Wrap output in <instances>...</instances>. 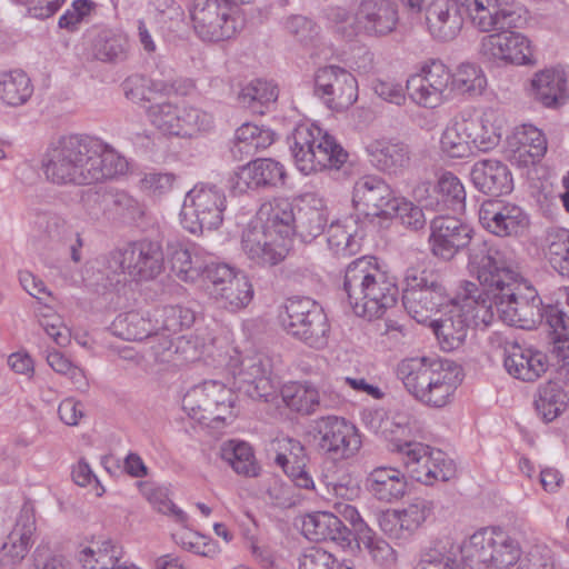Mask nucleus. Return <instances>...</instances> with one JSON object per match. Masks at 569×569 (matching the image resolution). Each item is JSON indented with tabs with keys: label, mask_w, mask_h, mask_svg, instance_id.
<instances>
[{
	"label": "nucleus",
	"mask_w": 569,
	"mask_h": 569,
	"mask_svg": "<svg viewBox=\"0 0 569 569\" xmlns=\"http://www.w3.org/2000/svg\"><path fill=\"white\" fill-rule=\"evenodd\" d=\"M468 268L476 276L483 301L495 311V318L509 326L533 329L543 321V303L537 290L525 280L510 252L473 243L469 249Z\"/></svg>",
	"instance_id": "nucleus-1"
},
{
	"label": "nucleus",
	"mask_w": 569,
	"mask_h": 569,
	"mask_svg": "<svg viewBox=\"0 0 569 569\" xmlns=\"http://www.w3.org/2000/svg\"><path fill=\"white\" fill-rule=\"evenodd\" d=\"M42 167L52 183L87 186L124 174L128 162L101 139L72 133L49 146Z\"/></svg>",
	"instance_id": "nucleus-2"
},
{
	"label": "nucleus",
	"mask_w": 569,
	"mask_h": 569,
	"mask_svg": "<svg viewBox=\"0 0 569 569\" xmlns=\"http://www.w3.org/2000/svg\"><path fill=\"white\" fill-rule=\"evenodd\" d=\"M397 377L415 399L433 408L447 406L462 381L461 368L456 362L427 357L401 360Z\"/></svg>",
	"instance_id": "nucleus-3"
},
{
	"label": "nucleus",
	"mask_w": 569,
	"mask_h": 569,
	"mask_svg": "<svg viewBox=\"0 0 569 569\" xmlns=\"http://www.w3.org/2000/svg\"><path fill=\"white\" fill-rule=\"evenodd\" d=\"M475 283L467 282L465 293L452 298L439 319L431 322L440 348L450 352L461 348L471 326L488 327L495 320V311L486 305Z\"/></svg>",
	"instance_id": "nucleus-4"
},
{
	"label": "nucleus",
	"mask_w": 569,
	"mask_h": 569,
	"mask_svg": "<svg viewBox=\"0 0 569 569\" xmlns=\"http://www.w3.org/2000/svg\"><path fill=\"white\" fill-rule=\"evenodd\" d=\"M293 216L253 217L242 232L241 246L248 259L260 267L280 263L290 248Z\"/></svg>",
	"instance_id": "nucleus-5"
},
{
	"label": "nucleus",
	"mask_w": 569,
	"mask_h": 569,
	"mask_svg": "<svg viewBox=\"0 0 569 569\" xmlns=\"http://www.w3.org/2000/svg\"><path fill=\"white\" fill-rule=\"evenodd\" d=\"M288 141L295 163L303 174L340 169L349 157L337 140L318 126H297Z\"/></svg>",
	"instance_id": "nucleus-6"
},
{
	"label": "nucleus",
	"mask_w": 569,
	"mask_h": 569,
	"mask_svg": "<svg viewBox=\"0 0 569 569\" xmlns=\"http://www.w3.org/2000/svg\"><path fill=\"white\" fill-rule=\"evenodd\" d=\"M521 553L517 539L500 529L485 528L463 541L460 561L462 569H508L519 561Z\"/></svg>",
	"instance_id": "nucleus-7"
},
{
	"label": "nucleus",
	"mask_w": 569,
	"mask_h": 569,
	"mask_svg": "<svg viewBox=\"0 0 569 569\" xmlns=\"http://www.w3.org/2000/svg\"><path fill=\"white\" fill-rule=\"evenodd\" d=\"M234 402L232 389L218 380H206L187 391L182 408L193 420L214 428L236 417Z\"/></svg>",
	"instance_id": "nucleus-8"
},
{
	"label": "nucleus",
	"mask_w": 569,
	"mask_h": 569,
	"mask_svg": "<svg viewBox=\"0 0 569 569\" xmlns=\"http://www.w3.org/2000/svg\"><path fill=\"white\" fill-rule=\"evenodd\" d=\"M164 266L161 246L150 240H139L110 251L106 269L117 276H128L134 281H148L158 277Z\"/></svg>",
	"instance_id": "nucleus-9"
},
{
	"label": "nucleus",
	"mask_w": 569,
	"mask_h": 569,
	"mask_svg": "<svg viewBox=\"0 0 569 569\" xmlns=\"http://www.w3.org/2000/svg\"><path fill=\"white\" fill-rule=\"evenodd\" d=\"M406 282L402 305L419 323L426 322L433 311H442L452 299L449 298L439 274L433 271L409 269Z\"/></svg>",
	"instance_id": "nucleus-10"
},
{
	"label": "nucleus",
	"mask_w": 569,
	"mask_h": 569,
	"mask_svg": "<svg viewBox=\"0 0 569 569\" xmlns=\"http://www.w3.org/2000/svg\"><path fill=\"white\" fill-rule=\"evenodd\" d=\"M281 322L288 335L320 349L327 345L329 323L322 308L307 297H293L284 305Z\"/></svg>",
	"instance_id": "nucleus-11"
},
{
	"label": "nucleus",
	"mask_w": 569,
	"mask_h": 569,
	"mask_svg": "<svg viewBox=\"0 0 569 569\" xmlns=\"http://www.w3.org/2000/svg\"><path fill=\"white\" fill-rule=\"evenodd\" d=\"M391 450L401 455L409 476L423 485L448 481L455 475L452 461L439 449L417 441H405L395 443Z\"/></svg>",
	"instance_id": "nucleus-12"
},
{
	"label": "nucleus",
	"mask_w": 569,
	"mask_h": 569,
	"mask_svg": "<svg viewBox=\"0 0 569 569\" xmlns=\"http://www.w3.org/2000/svg\"><path fill=\"white\" fill-rule=\"evenodd\" d=\"M312 438L317 451L332 460L349 459L361 447V439L355 425L337 416L317 419Z\"/></svg>",
	"instance_id": "nucleus-13"
},
{
	"label": "nucleus",
	"mask_w": 569,
	"mask_h": 569,
	"mask_svg": "<svg viewBox=\"0 0 569 569\" xmlns=\"http://www.w3.org/2000/svg\"><path fill=\"white\" fill-rule=\"evenodd\" d=\"M229 0H192L189 16L194 33L207 42H219L232 38L237 21L231 14Z\"/></svg>",
	"instance_id": "nucleus-14"
},
{
	"label": "nucleus",
	"mask_w": 569,
	"mask_h": 569,
	"mask_svg": "<svg viewBox=\"0 0 569 569\" xmlns=\"http://www.w3.org/2000/svg\"><path fill=\"white\" fill-rule=\"evenodd\" d=\"M352 204L358 213H415L412 200L392 196L390 187L378 176H367L356 182Z\"/></svg>",
	"instance_id": "nucleus-15"
},
{
	"label": "nucleus",
	"mask_w": 569,
	"mask_h": 569,
	"mask_svg": "<svg viewBox=\"0 0 569 569\" xmlns=\"http://www.w3.org/2000/svg\"><path fill=\"white\" fill-rule=\"evenodd\" d=\"M415 212L446 211L463 213L466 210V191L461 181L451 172L443 173L437 187L430 182L418 183L412 190Z\"/></svg>",
	"instance_id": "nucleus-16"
},
{
	"label": "nucleus",
	"mask_w": 569,
	"mask_h": 569,
	"mask_svg": "<svg viewBox=\"0 0 569 569\" xmlns=\"http://www.w3.org/2000/svg\"><path fill=\"white\" fill-rule=\"evenodd\" d=\"M315 93L333 111L351 107L358 99L355 76L336 64L319 68L315 74Z\"/></svg>",
	"instance_id": "nucleus-17"
},
{
	"label": "nucleus",
	"mask_w": 569,
	"mask_h": 569,
	"mask_svg": "<svg viewBox=\"0 0 569 569\" xmlns=\"http://www.w3.org/2000/svg\"><path fill=\"white\" fill-rule=\"evenodd\" d=\"M480 52L492 61L517 66L535 63L530 40L515 31L497 32L483 37Z\"/></svg>",
	"instance_id": "nucleus-18"
},
{
	"label": "nucleus",
	"mask_w": 569,
	"mask_h": 569,
	"mask_svg": "<svg viewBox=\"0 0 569 569\" xmlns=\"http://www.w3.org/2000/svg\"><path fill=\"white\" fill-rule=\"evenodd\" d=\"M430 229L431 251L446 261L451 260L471 240L472 229L457 216H436Z\"/></svg>",
	"instance_id": "nucleus-19"
},
{
	"label": "nucleus",
	"mask_w": 569,
	"mask_h": 569,
	"mask_svg": "<svg viewBox=\"0 0 569 569\" xmlns=\"http://www.w3.org/2000/svg\"><path fill=\"white\" fill-rule=\"evenodd\" d=\"M271 360L262 353H253L241 359L234 371V383L252 399L267 398L273 390Z\"/></svg>",
	"instance_id": "nucleus-20"
},
{
	"label": "nucleus",
	"mask_w": 569,
	"mask_h": 569,
	"mask_svg": "<svg viewBox=\"0 0 569 569\" xmlns=\"http://www.w3.org/2000/svg\"><path fill=\"white\" fill-rule=\"evenodd\" d=\"M272 445L277 452L274 462L281 467L293 485L300 489L316 491L315 480L305 465V446L289 437L277 438Z\"/></svg>",
	"instance_id": "nucleus-21"
},
{
	"label": "nucleus",
	"mask_w": 569,
	"mask_h": 569,
	"mask_svg": "<svg viewBox=\"0 0 569 569\" xmlns=\"http://www.w3.org/2000/svg\"><path fill=\"white\" fill-rule=\"evenodd\" d=\"M398 20L397 7L388 0H363L355 16L358 29L376 37L392 32Z\"/></svg>",
	"instance_id": "nucleus-22"
},
{
	"label": "nucleus",
	"mask_w": 569,
	"mask_h": 569,
	"mask_svg": "<svg viewBox=\"0 0 569 569\" xmlns=\"http://www.w3.org/2000/svg\"><path fill=\"white\" fill-rule=\"evenodd\" d=\"M366 151L372 167L390 176L402 173L410 164L408 144L397 139L373 140L368 143Z\"/></svg>",
	"instance_id": "nucleus-23"
},
{
	"label": "nucleus",
	"mask_w": 569,
	"mask_h": 569,
	"mask_svg": "<svg viewBox=\"0 0 569 569\" xmlns=\"http://www.w3.org/2000/svg\"><path fill=\"white\" fill-rule=\"evenodd\" d=\"M36 530L33 510L24 505L0 549V561L6 566L19 563L27 556Z\"/></svg>",
	"instance_id": "nucleus-24"
},
{
	"label": "nucleus",
	"mask_w": 569,
	"mask_h": 569,
	"mask_svg": "<svg viewBox=\"0 0 569 569\" xmlns=\"http://www.w3.org/2000/svg\"><path fill=\"white\" fill-rule=\"evenodd\" d=\"M284 167L279 161L261 158L242 166L237 173L233 188L240 192L259 187H277L284 183Z\"/></svg>",
	"instance_id": "nucleus-25"
},
{
	"label": "nucleus",
	"mask_w": 569,
	"mask_h": 569,
	"mask_svg": "<svg viewBox=\"0 0 569 569\" xmlns=\"http://www.w3.org/2000/svg\"><path fill=\"white\" fill-rule=\"evenodd\" d=\"M473 186L481 192L496 197L513 190V180L508 166L496 159L477 161L470 170Z\"/></svg>",
	"instance_id": "nucleus-26"
},
{
	"label": "nucleus",
	"mask_w": 569,
	"mask_h": 569,
	"mask_svg": "<svg viewBox=\"0 0 569 569\" xmlns=\"http://www.w3.org/2000/svg\"><path fill=\"white\" fill-rule=\"evenodd\" d=\"M365 419H370V428L389 439L392 448H395V443L402 442L400 437L409 433L411 423L412 427L416 426V419L410 408L400 402H395L387 412L383 410L370 411Z\"/></svg>",
	"instance_id": "nucleus-27"
},
{
	"label": "nucleus",
	"mask_w": 569,
	"mask_h": 569,
	"mask_svg": "<svg viewBox=\"0 0 569 569\" xmlns=\"http://www.w3.org/2000/svg\"><path fill=\"white\" fill-rule=\"evenodd\" d=\"M399 289L395 281L380 270L353 312L369 320L380 318L387 309L397 303Z\"/></svg>",
	"instance_id": "nucleus-28"
},
{
	"label": "nucleus",
	"mask_w": 569,
	"mask_h": 569,
	"mask_svg": "<svg viewBox=\"0 0 569 569\" xmlns=\"http://www.w3.org/2000/svg\"><path fill=\"white\" fill-rule=\"evenodd\" d=\"M503 365L507 371L522 381H535L548 368L547 356L532 348L512 343L505 349Z\"/></svg>",
	"instance_id": "nucleus-29"
},
{
	"label": "nucleus",
	"mask_w": 569,
	"mask_h": 569,
	"mask_svg": "<svg viewBox=\"0 0 569 569\" xmlns=\"http://www.w3.org/2000/svg\"><path fill=\"white\" fill-rule=\"evenodd\" d=\"M381 268L377 258L363 256L350 262L345 271L343 291L347 295L348 303L355 311L356 307L362 301L372 281Z\"/></svg>",
	"instance_id": "nucleus-30"
},
{
	"label": "nucleus",
	"mask_w": 569,
	"mask_h": 569,
	"mask_svg": "<svg viewBox=\"0 0 569 569\" xmlns=\"http://www.w3.org/2000/svg\"><path fill=\"white\" fill-rule=\"evenodd\" d=\"M365 487L375 499L392 503L406 495L407 480L399 469L381 466L368 473Z\"/></svg>",
	"instance_id": "nucleus-31"
},
{
	"label": "nucleus",
	"mask_w": 569,
	"mask_h": 569,
	"mask_svg": "<svg viewBox=\"0 0 569 569\" xmlns=\"http://www.w3.org/2000/svg\"><path fill=\"white\" fill-rule=\"evenodd\" d=\"M462 131L473 150L487 152L497 147L501 139L500 128L490 122L489 119L477 114L471 110H462L457 114Z\"/></svg>",
	"instance_id": "nucleus-32"
},
{
	"label": "nucleus",
	"mask_w": 569,
	"mask_h": 569,
	"mask_svg": "<svg viewBox=\"0 0 569 569\" xmlns=\"http://www.w3.org/2000/svg\"><path fill=\"white\" fill-rule=\"evenodd\" d=\"M274 136L276 133L269 128L244 122L234 132L230 152L236 160L241 161L270 147Z\"/></svg>",
	"instance_id": "nucleus-33"
},
{
	"label": "nucleus",
	"mask_w": 569,
	"mask_h": 569,
	"mask_svg": "<svg viewBox=\"0 0 569 569\" xmlns=\"http://www.w3.org/2000/svg\"><path fill=\"white\" fill-rule=\"evenodd\" d=\"M566 83L567 79L563 70L557 68L541 70L531 80L535 99L545 107H557L568 98Z\"/></svg>",
	"instance_id": "nucleus-34"
},
{
	"label": "nucleus",
	"mask_w": 569,
	"mask_h": 569,
	"mask_svg": "<svg viewBox=\"0 0 569 569\" xmlns=\"http://www.w3.org/2000/svg\"><path fill=\"white\" fill-rule=\"evenodd\" d=\"M226 202V194L217 186L199 182L186 193L180 213H187V210L192 213H222Z\"/></svg>",
	"instance_id": "nucleus-35"
},
{
	"label": "nucleus",
	"mask_w": 569,
	"mask_h": 569,
	"mask_svg": "<svg viewBox=\"0 0 569 569\" xmlns=\"http://www.w3.org/2000/svg\"><path fill=\"white\" fill-rule=\"evenodd\" d=\"M129 48L127 34L118 29H101L93 38L91 46L93 57L107 63L124 61Z\"/></svg>",
	"instance_id": "nucleus-36"
},
{
	"label": "nucleus",
	"mask_w": 569,
	"mask_h": 569,
	"mask_svg": "<svg viewBox=\"0 0 569 569\" xmlns=\"http://www.w3.org/2000/svg\"><path fill=\"white\" fill-rule=\"evenodd\" d=\"M460 549L461 545H457L451 537L439 538L421 553L415 569H462L461 562H457Z\"/></svg>",
	"instance_id": "nucleus-37"
},
{
	"label": "nucleus",
	"mask_w": 569,
	"mask_h": 569,
	"mask_svg": "<svg viewBox=\"0 0 569 569\" xmlns=\"http://www.w3.org/2000/svg\"><path fill=\"white\" fill-rule=\"evenodd\" d=\"M221 458L239 476L247 478L260 476L261 467L256 459L252 447L248 442L229 440L221 448Z\"/></svg>",
	"instance_id": "nucleus-38"
},
{
	"label": "nucleus",
	"mask_w": 569,
	"mask_h": 569,
	"mask_svg": "<svg viewBox=\"0 0 569 569\" xmlns=\"http://www.w3.org/2000/svg\"><path fill=\"white\" fill-rule=\"evenodd\" d=\"M326 202L316 192H305L292 200L284 197H276L270 201L261 203L257 213H309L322 211Z\"/></svg>",
	"instance_id": "nucleus-39"
},
{
	"label": "nucleus",
	"mask_w": 569,
	"mask_h": 569,
	"mask_svg": "<svg viewBox=\"0 0 569 569\" xmlns=\"http://www.w3.org/2000/svg\"><path fill=\"white\" fill-rule=\"evenodd\" d=\"M568 400L561 382L548 381L539 387L535 407L545 422H551L565 411Z\"/></svg>",
	"instance_id": "nucleus-40"
},
{
	"label": "nucleus",
	"mask_w": 569,
	"mask_h": 569,
	"mask_svg": "<svg viewBox=\"0 0 569 569\" xmlns=\"http://www.w3.org/2000/svg\"><path fill=\"white\" fill-rule=\"evenodd\" d=\"M278 87L270 81L254 79L239 93V102L252 113L264 114L278 99Z\"/></svg>",
	"instance_id": "nucleus-41"
},
{
	"label": "nucleus",
	"mask_w": 569,
	"mask_h": 569,
	"mask_svg": "<svg viewBox=\"0 0 569 569\" xmlns=\"http://www.w3.org/2000/svg\"><path fill=\"white\" fill-rule=\"evenodd\" d=\"M127 99L134 103L152 102L157 94H168L174 88L163 80H153L143 74H131L122 83Z\"/></svg>",
	"instance_id": "nucleus-42"
},
{
	"label": "nucleus",
	"mask_w": 569,
	"mask_h": 569,
	"mask_svg": "<svg viewBox=\"0 0 569 569\" xmlns=\"http://www.w3.org/2000/svg\"><path fill=\"white\" fill-rule=\"evenodd\" d=\"M122 547L112 540H104L80 551L79 561L83 569H116L122 562Z\"/></svg>",
	"instance_id": "nucleus-43"
},
{
	"label": "nucleus",
	"mask_w": 569,
	"mask_h": 569,
	"mask_svg": "<svg viewBox=\"0 0 569 569\" xmlns=\"http://www.w3.org/2000/svg\"><path fill=\"white\" fill-rule=\"evenodd\" d=\"M33 93V86L22 70H12L0 76V101L9 107L24 104Z\"/></svg>",
	"instance_id": "nucleus-44"
},
{
	"label": "nucleus",
	"mask_w": 569,
	"mask_h": 569,
	"mask_svg": "<svg viewBox=\"0 0 569 569\" xmlns=\"http://www.w3.org/2000/svg\"><path fill=\"white\" fill-rule=\"evenodd\" d=\"M355 216H343L330 222L327 234L329 248L337 256L349 257L358 251V242L355 239Z\"/></svg>",
	"instance_id": "nucleus-45"
},
{
	"label": "nucleus",
	"mask_w": 569,
	"mask_h": 569,
	"mask_svg": "<svg viewBox=\"0 0 569 569\" xmlns=\"http://www.w3.org/2000/svg\"><path fill=\"white\" fill-rule=\"evenodd\" d=\"M282 400L288 408L301 415H311L321 406L319 391L311 385L291 382L281 389Z\"/></svg>",
	"instance_id": "nucleus-46"
},
{
	"label": "nucleus",
	"mask_w": 569,
	"mask_h": 569,
	"mask_svg": "<svg viewBox=\"0 0 569 569\" xmlns=\"http://www.w3.org/2000/svg\"><path fill=\"white\" fill-rule=\"evenodd\" d=\"M223 308L236 311L247 307L253 298V288L249 278L241 272L226 286L211 295Z\"/></svg>",
	"instance_id": "nucleus-47"
},
{
	"label": "nucleus",
	"mask_w": 569,
	"mask_h": 569,
	"mask_svg": "<svg viewBox=\"0 0 569 569\" xmlns=\"http://www.w3.org/2000/svg\"><path fill=\"white\" fill-rule=\"evenodd\" d=\"M543 254L559 274L569 277V230L560 228L549 231L545 239Z\"/></svg>",
	"instance_id": "nucleus-48"
},
{
	"label": "nucleus",
	"mask_w": 569,
	"mask_h": 569,
	"mask_svg": "<svg viewBox=\"0 0 569 569\" xmlns=\"http://www.w3.org/2000/svg\"><path fill=\"white\" fill-rule=\"evenodd\" d=\"M114 333L124 340H143L152 336L159 327L149 317L131 311L119 315L112 323Z\"/></svg>",
	"instance_id": "nucleus-49"
},
{
	"label": "nucleus",
	"mask_w": 569,
	"mask_h": 569,
	"mask_svg": "<svg viewBox=\"0 0 569 569\" xmlns=\"http://www.w3.org/2000/svg\"><path fill=\"white\" fill-rule=\"evenodd\" d=\"M358 543L359 546H362L377 566L390 569L397 565V551L372 529H365V531L360 533Z\"/></svg>",
	"instance_id": "nucleus-50"
},
{
	"label": "nucleus",
	"mask_w": 569,
	"mask_h": 569,
	"mask_svg": "<svg viewBox=\"0 0 569 569\" xmlns=\"http://www.w3.org/2000/svg\"><path fill=\"white\" fill-rule=\"evenodd\" d=\"M154 317L159 330L171 336L190 328L196 320L194 311L182 306H164L156 310Z\"/></svg>",
	"instance_id": "nucleus-51"
},
{
	"label": "nucleus",
	"mask_w": 569,
	"mask_h": 569,
	"mask_svg": "<svg viewBox=\"0 0 569 569\" xmlns=\"http://www.w3.org/2000/svg\"><path fill=\"white\" fill-rule=\"evenodd\" d=\"M147 117L164 134L177 136L179 132L180 108L171 102L151 103L147 108Z\"/></svg>",
	"instance_id": "nucleus-52"
},
{
	"label": "nucleus",
	"mask_w": 569,
	"mask_h": 569,
	"mask_svg": "<svg viewBox=\"0 0 569 569\" xmlns=\"http://www.w3.org/2000/svg\"><path fill=\"white\" fill-rule=\"evenodd\" d=\"M452 88L461 93L480 94L487 84V79L478 66L461 63L456 73L451 74Z\"/></svg>",
	"instance_id": "nucleus-53"
},
{
	"label": "nucleus",
	"mask_w": 569,
	"mask_h": 569,
	"mask_svg": "<svg viewBox=\"0 0 569 569\" xmlns=\"http://www.w3.org/2000/svg\"><path fill=\"white\" fill-rule=\"evenodd\" d=\"M169 260L172 272L182 281H194L202 273V259L198 256H192L187 248H172Z\"/></svg>",
	"instance_id": "nucleus-54"
},
{
	"label": "nucleus",
	"mask_w": 569,
	"mask_h": 569,
	"mask_svg": "<svg viewBox=\"0 0 569 569\" xmlns=\"http://www.w3.org/2000/svg\"><path fill=\"white\" fill-rule=\"evenodd\" d=\"M481 226L498 237L519 236L528 226V216H478Z\"/></svg>",
	"instance_id": "nucleus-55"
},
{
	"label": "nucleus",
	"mask_w": 569,
	"mask_h": 569,
	"mask_svg": "<svg viewBox=\"0 0 569 569\" xmlns=\"http://www.w3.org/2000/svg\"><path fill=\"white\" fill-rule=\"evenodd\" d=\"M283 29L303 46H313L320 38L321 27L303 14H290L283 19Z\"/></svg>",
	"instance_id": "nucleus-56"
},
{
	"label": "nucleus",
	"mask_w": 569,
	"mask_h": 569,
	"mask_svg": "<svg viewBox=\"0 0 569 569\" xmlns=\"http://www.w3.org/2000/svg\"><path fill=\"white\" fill-rule=\"evenodd\" d=\"M463 2L466 6L463 20L469 18L481 32L496 30V0H467Z\"/></svg>",
	"instance_id": "nucleus-57"
},
{
	"label": "nucleus",
	"mask_w": 569,
	"mask_h": 569,
	"mask_svg": "<svg viewBox=\"0 0 569 569\" xmlns=\"http://www.w3.org/2000/svg\"><path fill=\"white\" fill-rule=\"evenodd\" d=\"M457 116L450 120L440 139L441 150L450 158H463L471 154L469 141L461 130Z\"/></svg>",
	"instance_id": "nucleus-58"
},
{
	"label": "nucleus",
	"mask_w": 569,
	"mask_h": 569,
	"mask_svg": "<svg viewBox=\"0 0 569 569\" xmlns=\"http://www.w3.org/2000/svg\"><path fill=\"white\" fill-rule=\"evenodd\" d=\"M213 126V118L207 111L196 107L180 108L179 132L177 137H193L200 132L209 131Z\"/></svg>",
	"instance_id": "nucleus-59"
},
{
	"label": "nucleus",
	"mask_w": 569,
	"mask_h": 569,
	"mask_svg": "<svg viewBox=\"0 0 569 569\" xmlns=\"http://www.w3.org/2000/svg\"><path fill=\"white\" fill-rule=\"evenodd\" d=\"M496 31L505 32L527 23L526 8L515 0H496Z\"/></svg>",
	"instance_id": "nucleus-60"
},
{
	"label": "nucleus",
	"mask_w": 569,
	"mask_h": 569,
	"mask_svg": "<svg viewBox=\"0 0 569 569\" xmlns=\"http://www.w3.org/2000/svg\"><path fill=\"white\" fill-rule=\"evenodd\" d=\"M435 503L432 500L417 497L406 508L398 510L401 526L411 536L432 513Z\"/></svg>",
	"instance_id": "nucleus-61"
},
{
	"label": "nucleus",
	"mask_w": 569,
	"mask_h": 569,
	"mask_svg": "<svg viewBox=\"0 0 569 569\" xmlns=\"http://www.w3.org/2000/svg\"><path fill=\"white\" fill-rule=\"evenodd\" d=\"M299 569H355L352 566L340 563L330 552L311 547L299 558Z\"/></svg>",
	"instance_id": "nucleus-62"
},
{
	"label": "nucleus",
	"mask_w": 569,
	"mask_h": 569,
	"mask_svg": "<svg viewBox=\"0 0 569 569\" xmlns=\"http://www.w3.org/2000/svg\"><path fill=\"white\" fill-rule=\"evenodd\" d=\"M406 88L412 101L421 107L436 108L443 102L445 96L440 92L433 94L435 90L420 76H411L407 80Z\"/></svg>",
	"instance_id": "nucleus-63"
},
{
	"label": "nucleus",
	"mask_w": 569,
	"mask_h": 569,
	"mask_svg": "<svg viewBox=\"0 0 569 569\" xmlns=\"http://www.w3.org/2000/svg\"><path fill=\"white\" fill-rule=\"evenodd\" d=\"M518 143L526 149L533 159H539L547 151V140L541 130L532 124H523L516 131Z\"/></svg>",
	"instance_id": "nucleus-64"
}]
</instances>
